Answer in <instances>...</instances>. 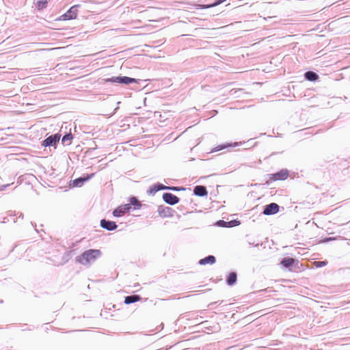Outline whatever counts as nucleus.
I'll list each match as a JSON object with an SVG mask.
<instances>
[{
  "label": "nucleus",
  "instance_id": "10",
  "mask_svg": "<svg viewBox=\"0 0 350 350\" xmlns=\"http://www.w3.org/2000/svg\"><path fill=\"white\" fill-rule=\"evenodd\" d=\"M93 174H91L90 176H88L87 178H79L73 180V186L75 187H81L84 182L88 180L90 177H92Z\"/></svg>",
  "mask_w": 350,
  "mask_h": 350
},
{
  "label": "nucleus",
  "instance_id": "20",
  "mask_svg": "<svg viewBox=\"0 0 350 350\" xmlns=\"http://www.w3.org/2000/svg\"><path fill=\"white\" fill-rule=\"evenodd\" d=\"M327 264V261H315L314 262V265L317 267H322L325 266Z\"/></svg>",
  "mask_w": 350,
  "mask_h": 350
},
{
  "label": "nucleus",
  "instance_id": "3",
  "mask_svg": "<svg viewBox=\"0 0 350 350\" xmlns=\"http://www.w3.org/2000/svg\"><path fill=\"white\" fill-rule=\"evenodd\" d=\"M60 139V135L59 134H55L53 135H51L45 139L42 142V146H55L57 142H59Z\"/></svg>",
  "mask_w": 350,
  "mask_h": 350
},
{
  "label": "nucleus",
  "instance_id": "25",
  "mask_svg": "<svg viewBox=\"0 0 350 350\" xmlns=\"http://www.w3.org/2000/svg\"><path fill=\"white\" fill-rule=\"evenodd\" d=\"M227 146H221L219 147V148H218L217 150H222L223 148H226Z\"/></svg>",
  "mask_w": 350,
  "mask_h": 350
},
{
  "label": "nucleus",
  "instance_id": "18",
  "mask_svg": "<svg viewBox=\"0 0 350 350\" xmlns=\"http://www.w3.org/2000/svg\"><path fill=\"white\" fill-rule=\"evenodd\" d=\"M72 139V135L71 134L65 135L62 139V142L64 144L70 145L71 144V139Z\"/></svg>",
  "mask_w": 350,
  "mask_h": 350
},
{
  "label": "nucleus",
  "instance_id": "11",
  "mask_svg": "<svg viewBox=\"0 0 350 350\" xmlns=\"http://www.w3.org/2000/svg\"><path fill=\"white\" fill-rule=\"evenodd\" d=\"M140 299L139 296L138 295H130L125 297L124 303L126 304H130L135 303Z\"/></svg>",
  "mask_w": 350,
  "mask_h": 350
},
{
  "label": "nucleus",
  "instance_id": "22",
  "mask_svg": "<svg viewBox=\"0 0 350 350\" xmlns=\"http://www.w3.org/2000/svg\"><path fill=\"white\" fill-rule=\"evenodd\" d=\"M123 208H125V212L129 211L131 208V204H126L122 205Z\"/></svg>",
  "mask_w": 350,
  "mask_h": 350
},
{
  "label": "nucleus",
  "instance_id": "19",
  "mask_svg": "<svg viewBox=\"0 0 350 350\" xmlns=\"http://www.w3.org/2000/svg\"><path fill=\"white\" fill-rule=\"evenodd\" d=\"M129 204H131V206L133 205L136 207L141 206V204L138 202V200L135 198H132L131 199V202Z\"/></svg>",
  "mask_w": 350,
  "mask_h": 350
},
{
  "label": "nucleus",
  "instance_id": "1",
  "mask_svg": "<svg viewBox=\"0 0 350 350\" xmlns=\"http://www.w3.org/2000/svg\"><path fill=\"white\" fill-rule=\"evenodd\" d=\"M100 256L101 252L99 250H88L77 256V260L83 265H88L94 262Z\"/></svg>",
  "mask_w": 350,
  "mask_h": 350
},
{
  "label": "nucleus",
  "instance_id": "7",
  "mask_svg": "<svg viewBox=\"0 0 350 350\" xmlns=\"http://www.w3.org/2000/svg\"><path fill=\"white\" fill-rule=\"evenodd\" d=\"M100 226L102 228H105L108 230H113L116 229L117 225L113 221H107L105 219H102L100 221Z\"/></svg>",
  "mask_w": 350,
  "mask_h": 350
},
{
  "label": "nucleus",
  "instance_id": "5",
  "mask_svg": "<svg viewBox=\"0 0 350 350\" xmlns=\"http://www.w3.org/2000/svg\"><path fill=\"white\" fill-rule=\"evenodd\" d=\"M79 5H75L71 7L69 10L62 16L63 20H70L76 18L77 16V8Z\"/></svg>",
  "mask_w": 350,
  "mask_h": 350
},
{
  "label": "nucleus",
  "instance_id": "21",
  "mask_svg": "<svg viewBox=\"0 0 350 350\" xmlns=\"http://www.w3.org/2000/svg\"><path fill=\"white\" fill-rule=\"evenodd\" d=\"M46 1H39L37 3V7L39 9H43L44 8L46 7Z\"/></svg>",
  "mask_w": 350,
  "mask_h": 350
},
{
  "label": "nucleus",
  "instance_id": "13",
  "mask_svg": "<svg viewBox=\"0 0 350 350\" xmlns=\"http://www.w3.org/2000/svg\"><path fill=\"white\" fill-rule=\"evenodd\" d=\"M154 189L155 191H159V190H162V189H170V190H174V191L179 190L177 187H166V186H164V185H163L161 184L155 185L154 186Z\"/></svg>",
  "mask_w": 350,
  "mask_h": 350
},
{
  "label": "nucleus",
  "instance_id": "24",
  "mask_svg": "<svg viewBox=\"0 0 350 350\" xmlns=\"http://www.w3.org/2000/svg\"><path fill=\"white\" fill-rule=\"evenodd\" d=\"M221 224H225V225H224V226H228L226 225L227 222H226V221H224L220 220L219 221H218V224H219V225H221Z\"/></svg>",
  "mask_w": 350,
  "mask_h": 350
},
{
  "label": "nucleus",
  "instance_id": "17",
  "mask_svg": "<svg viewBox=\"0 0 350 350\" xmlns=\"http://www.w3.org/2000/svg\"><path fill=\"white\" fill-rule=\"evenodd\" d=\"M237 280V274L235 273H230L228 279H227V283L228 285H232L235 283Z\"/></svg>",
  "mask_w": 350,
  "mask_h": 350
},
{
  "label": "nucleus",
  "instance_id": "15",
  "mask_svg": "<svg viewBox=\"0 0 350 350\" xmlns=\"http://www.w3.org/2000/svg\"><path fill=\"white\" fill-rule=\"evenodd\" d=\"M125 212V208H123L122 205L118 206L117 208H116L113 212V215L115 217H120L122 216Z\"/></svg>",
  "mask_w": 350,
  "mask_h": 350
},
{
  "label": "nucleus",
  "instance_id": "14",
  "mask_svg": "<svg viewBox=\"0 0 350 350\" xmlns=\"http://www.w3.org/2000/svg\"><path fill=\"white\" fill-rule=\"evenodd\" d=\"M295 262V260L292 258H284L282 259V260L281 261V264L284 267H291V265H293V264Z\"/></svg>",
  "mask_w": 350,
  "mask_h": 350
},
{
  "label": "nucleus",
  "instance_id": "16",
  "mask_svg": "<svg viewBox=\"0 0 350 350\" xmlns=\"http://www.w3.org/2000/svg\"><path fill=\"white\" fill-rule=\"evenodd\" d=\"M305 77L308 80V81H315L318 78V75L314 72H312V71H308L305 73Z\"/></svg>",
  "mask_w": 350,
  "mask_h": 350
},
{
  "label": "nucleus",
  "instance_id": "8",
  "mask_svg": "<svg viewBox=\"0 0 350 350\" xmlns=\"http://www.w3.org/2000/svg\"><path fill=\"white\" fill-rule=\"evenodd\" d=\"M193 192L195 195L198 196H204L207 194L206 187L201 185L195 187Z\"/></svg>",
  "mask_w": 350,
  "mask_h": 350
},
{
  "label": "nucleus",
  "instance_id": "23",
  "mask_svg": "<svg viewBox=\"0 0 350 350\" xmlns=\"http://www.w3.org/2000/svg\"><path fill=\"white\" fill-rule=\"evenodd\" d=\"M8 186H9V185H1V186H0V191H3V190H5V188H6L7 187H8Z\"/></svg>",
  "mask_w": 350,
  "mask_h": 350
},
{
  "label": "nucleus",
  "instance_id": "2",
  "mask_svg": "<svg viewBox=\"0 0 350 350\" xmlns=\"http://www.w3.org/2000/svg\"><path fill=\"white\" fill-rule=\"evenodd\" d=\"M105 82L118 83L123 84H130L136 82V79L129 77H112L111 78L105 79Z\"/></svg>",
  "mask_w": 350,
  "mask_h": 350
},
{
  "label": "nucleus",
  "instance_id": "4",
  "mask_svg": "<svg viewBox=\"0 0 350 350\" xmlns=\"http://www.w3.org/2000/svg\"><path fill=\"white\" fill-rule=\"evenodd\" d=\"M280 206L276 203H271L265 206L263 214L270 215L277 213L279 211Z\"/></svg>",
  "mask_w": 350,
  "mask_h": 350
},
{
  "label": "nucleus",
  "instance_id": "9",
  "mask_svg": "<svg viewBox=\"0 0 350 350\" xmlns=\"http://www.w3.org/2000/svg\"><path fill=\"white\" fill-rule=\"evenodd\" d=\"M215 262V258L213 256H208L204 258L201 259L199 263L202 265L206 264H214Z\"/></svg>",
  "mask_w": 350,
  "mask_h": 350
},
{
  "label": "nucleus",
  "instance_id": "6",
  "mask_svg": "<svg viewBox=\"0 0 350 350\" xmlns=\"http://www.w3.org/2000/svg\"><path fill=\"white\" fill-rule=\"evenodd\" d=\"M163 199L166 203L171 205L176 204L179 201V199L177 196L170 193H165L163 195Z\"/></svg>",
  "mask_w": 350,
  "mask_h": 350
},
{
  "label": "nucleus",
  "instance_id": "12",
  "mask_svg": "<svg viewBox=\"0 0 350 350\" xmlns=\"http://www.w3.org/2000/svg\"><path fill=\"white\" fill-rule=\"evenodd\" d=\"M274 176L277 180H284L288 177V172L286 170H281L280 172L275 174Z\"/></svg>",
  "mask_w": 350,
  "mask_h": 350
}]
</instances>
